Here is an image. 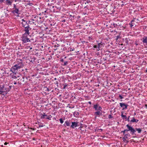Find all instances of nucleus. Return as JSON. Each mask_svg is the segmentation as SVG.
<instances>
[{"instance_id": "nucleus-11", "label": "nucleus", "mask_w": 147, "mask_h": 147, "mask_svg": "<svg viewBox=\"0 0 147 147\" xmlns=\"http://www.w3.org/2000/svg\"><path fill=\"white\" fill-rule=\"evenodd\" d=\"M93 108L96 111H101L102 109V107L97 104L95 105H94Z\"/></svg>"}, {"instance_id": "nucleus-6", "label": "nucleus", "mask_w": 147, "mask_h": 147, "mask_svg": "<svg viewBox=\"0 0 147 147\" xmlns=\"http://www.w3.org/2000/svg\"><path fill=\"white\" fill-rule=\"evenodd\" d=\"M13 5V10L11 11L12 13L14 14L16 13L18 15H19L20 13L19 7L15 4H14Z\"/></svg>"}, {"instance_id": "nucleus-7", "label": "nucleus", "mask_w": 147, "mask_h": 147, "mask_svg": "<svg viewBox=\"0 0 147 147\" xmlns=\"http://www.w3.org/2000/svg\"><path fill=\"white\" fill-rule=\"evenodd\" d=\"M24 28V30L25 32L28 33L29 32V31L31 29V28L29 26V24H26L22 26Z\"/></svg>"}, {"instance_id": "nucleus-55", "label": "nucleus", "mask_w": 147, "mask_h": 147, "mask_svg": "<svg viewBox=\"0 0 147 147\" xmlns=\"http://www.w3.org/2000/svg\"><path fill=\"white\" fill-rule=\"evenodd\" d=\"M34 22H33V21H32L31 23V24H34Z\"/></svg>"}, {"instance_id": "nucleus-33", "label": "nucleus", "mask_w": 147, "mask_h": 147, "mask_svg": "<svg viewBox=\"0 0 147 147\" xmlns=\"http://www.w3.org/2000/svg\"><path fill=\"white\" fill-rule=\"evenodd\" d=\"M59 121H60V123L61 124L63 123V120L62 118H61L60 119Z\"/></svg>"}, {"instance_id": "nucleus-29", "label": "nucleus", "mask_w": 147, "mask_h": 147, "mask_svg": "<svg viewBox=\"0 0 147 147\" xmlns=\"http://www.w3.org/2000/svg\"><path fill=\"white\" fill-rule=\"evenodd\" d=\"M100 111H98L94 113V114L96 115H99L100 114Z\"/></svg>"}, {"instance_id": "nucleus-39", "label": "nucleus", "mask_w": 147, "mask_h": 147, "mask_svg": "<svg viewBox=\"0 0 147 147\" xmlns=\"http://www.w3.org/2000/svg\"><path fill=\"white\" fill-rule=\"evenodd\" d=\"M127 138L126 137H123V141H126V139Z\"/></svg>"}, {"instance_id": "nucleus-12", "label": "nucleus", "mask_w": 147, "mask_h": 147, "mask_svg": "<svg viewBox=\"0 0 147 147\" xmlns=\"http://www.w3.org/2000/svg\"><path fill=\"white\" fill-rule=\"evenodd\" d=\"M135 20H136L137 21L138 20V19H136V18H134V19L132 20L129 23V25L130 27L132 28L135 24L134 22H136Z\"/></svg>"}, {"instance_id": "nucleus-13", "label": "nucleus", "mask_w": 147, "mask_h": 147, "mask_svg": "<svg viewBox=\"0 0 147 147\" xmlns=\"http://www.w3.org/2000/svg\"><path fill=\"white\" fill-rule=\"evenodd\" d=\"M14 0H6L5 1V4L8 5H11Z\"/></svg>"}, {"instance_id": "nucleus-63", "label": "nucleus", "mask_w": 147, "mask_h": 147, "mask_svg": "<svg viewBox=\"0 0 147 147\" xmlns=\"http://www.w3.org/2000/svg\"><path fill=\"white\" fill-rule=\"evenodd\" d=\"M39 23H42V21H40V22H39Z\"/></svg>"}, {"instance_id": "nucleus-49", "label": "nucleus", "mask_w": 147, "mask_h": 147, "mask_svg": "<svg viewBox=\"0 0 147 147\" xmlns=\"http://www.w3.org/2000/svg\"><path fill=\"white\" fill-rule=\"evenodd\" d=\"M138 121H139V120H138L136 119V121H135L134 122L137 123Z\"/></svg>"}, {"instance_id": "nucleus-47", "label": "nucleus", "mask_w": 147, "mask_h": 147, "mask_svg": "<svg viewBox=\"0 0 147 147\" xmlns=\"http://www.w3.org/2000/svg\"><path fill=\"white\" fill-rule=\"evenodd\" d=\"M5 0H0V3H2Z\"/></svg>"}, {"instance_id": "nucleus-24", "label": "nucleus", "mask_w": 147, "mask_h": 147, "mask_svg": "<svg viewBox=\"0 0 147 147\" xmlns=\"http://www.w3.org/2000/svg\"><path fill=\"white\" fill-rule=\"evenodd\" d=\"M93 48L95 49L96 51H98L99 50V49L98 48V45H94L93 46Z\"/></svg>"}, {"instance_id": "nucleus-41", "label": "nucleus", "mask_w": 147, "mask_h": 147, "mask_svg": "<svg viewBox=\"0 0 147 147\" xmlns=\"http://www.w3.org/2000/svg\"><path fill=\"white\" fill-rule=\"evenodd\" d=\"M119 98H120V99H122L123 98V97L122 96H121L120 95L119 96Z\"/></svg>"}, {"instance_id": "nucleus-35", "label": "nucleus", "mask_w": 147, "mask_h": 147, "mask_svg": "<svg viewBox=\"0 0 147 147\" xmlns=\"http://www.w3.org/2000/svg\"><path fill=\"white\" fill-rule=\"evenodd\" d=\"M113 26H114V27L115 28H117V27L118 26V25L115 23H113Z\"/></svg>"}, {"instance_id": "nucleus-61", "label": "nucleus", "mask_w": 147, "mask_h": 147, "mask_svg": "<svg viewBox=\"0 0 147 147\" xmlns=\"http://www.w3.org/2000/svg\"><path fill=\"white\" fill-rule=\"evenodd\" d=\"M47 90L48 91H49L50 90H49L48 88H47Z\"/></svg>"}, {"instance_id": "nucleus-5", "label": "nucleus", "mask_w": 147, "mask_h": 147, "mask_svg": "<svg viewBox=\"0 0 147 147\" xmlns=\"http://www.w3.org/2000/svg\"><path fill=\"white\" fill-rule=\"evenodd\" d=\"M18 80V83L21 85H24L27 82V78L24 76L20 77Z\"/></svg>"}, {"instance_id": "nucleus-64", "label": "nucleus", "mask_w": 147, "mask_h": 147, "mask_svg": "<svg viewBox=\"0 0 147 147\" xmlns=\"http://www.w3.org/2000/svg\"><path fill=\"white\" fill-rule=\"evenodd\" d=\"M124 5L123 4H122L121 5V6L122 7L123 5Z\"/></svg>"}, {"instance_id": "nucleus-8", "label": "nucleus", "mask_w": 147, "mask_h": 147, "mask_svg": "<svg viewBox=\"0 0 147 147\" xmlns=\"http://www.w3.org/2000/svg\"><path fill=\"white\" fill-rule=\"evenodd\" d=\"M79 123L78 122H71V125L70 126V128L74 129L76 127L79 126Z\"/></svg>"}, {"instance_id": "nucleus-26", "label": "nucleus", "mask_w": 147, "mask_h": 147, "mask_svg": "<svg viewBox=\"0 0 147 147\" xmlns=\"http://www.w3.org/2000/svg\"><path fill=\"white\" fill-rule=\"evenodd\" d=\"M61 46L62 47V48H61V49L62 50L65 51L67 49L66 48L64 47V45H62Z\"/></svg>"}, {"instance_id": "nucleus-23", "label": "nucleus", "mask_w": 147, "mask_h": 147, "mask_svg": "<svg viewBox=\"0 0 147 147\" xmlns=\"http://www.w3.org/2000/svg\"><path fill=\"white\" fill-rule=\"evenodd\" d=\"M6 86V87L7 88V89H8L7 91H8V92H9L10 90L11 89L12 86H9L7 85H5Z\"/></svg>"}, {"instance_id": "nucleus-31", "label": "nucleus", "mask_w": 147, "mask_h": 147, "mask_svg": "<svg viewBox=\"0 0 147 147\" xmlns=\"http://www.w3.org/2000/svg\"><path fill=\"white\" fill-rule=\"evenodd\" d=\"M41 123H38V124L39 125V127H37V128H39V127H43L44 125H43L42 124H41Z\"/></svg>"}, {"instance_id": "nucleus-44", "label": "nucleus", "mask_w": 147, "mask_h": 147, "mask_svg": "<svg viewBox=\"0 0 147 147\" xmlns=\"http://www.w3.org/2000/svg\"><path fill=\"white\" fill-rule=\"evenodd\" d=\"M67 86V85L65 84V85H64L63 86V88H65Z\"/></svg>"}, {"instance_id": "nucleus-14", "label": "nucleus", "mask_w": 147, "mask_h": 147, "mask_svg": "<svg viewBox=\"0 0 147 147\" xmlns=\"http://www.w3.org/2000/svg\"><path fill=\"white\" fill-rule=\"evenodd\" d=\"M40 116L41 119H46V118L47 116V115L45 113H42L40 114Z\"/></svg>"}, {"instance_id": "nucleus-15", "label": "nucleus", "mask_w": 147, "mask_h": 147, "mask_svg": "<svg viewBox=\"0 0 147 147\" xmlns=\"http://www.w3.org/2000/svg\"><path fill=\"white\" fill-rule=\"evenodd\" d=\"M55 7L53 6H50L49 8H48L47 9L50 10V11L51 12H55Z\"/></svg>"}, {"instance_id": "nucleus-58", "label": "nucleus", "mask_w": 147, "mask_h": 147, "mask_svg": "<svg viewBox=\"0 0 147 147\" xmlns=\"http://www.w3.org/2000/svg\"><path fill=\"white\" fill-rule=\"evenodd\" d=\"M145 107H146V108L147 109V105L145 104Z\"/></svg>"}, {"instance_id": "nucleus-20", "label": "nucleus", "mask_w": 147, "mask_h": 147, "mask_svg": "<svg viewBox=\"0 0 147 147\" xmlns=\"http://www.w3.org/2000/svg\"><path fill=\"white\" fill-rule=\"evenodd\" d=\"M22 26L24 25H26V24H27V22L24 19H22Z\"/></svg>"}, {"instance_id": "nucleus-32", "label": "nucleus", "mask_w": 147, "mask_h": 147, "mask_svg": "<svg viewBox=\"0 0 147 147\" xmlns=\"http://www.w3.org/2000/svg\"><path fill=\"white\" fill-rule=\"evenodd\" d=\"M38 18H39L40 19L41 18L40 17H39V18L38 17V16H35L34 18V19H35V20H34V19H32V20L33 21H35V20H36V19H37V20L38 19Z\"/></svg>"}, {"instance_id": "nucleus-34", "label": "nucleus", "mask_w": 147, "mask_h": 147, "mask_svg": "<svg viewBox=\"0 0 147 147\" xmlns=\"http://www.w3.org/2000/svg\"><path fill=\"white\" fill-rule=\"evenodd\" d=\"M130 116H128V117H127L126 121H127L128 122H130V120H129Z\"/></svg>"}, {"instance_id": "nucleus-30", "label": "nucleus", "mask_w": 147, "mask_h": 147, "mask_svg": "<svg viewBox=\"0 0 147 147\" xmlns=\"http://www.w3.org/2000/svg\"><path fill=\"white\" fill-rule=\"evenodd\" d=\"M52 117V116H51V115H50L49 116L47 115V117L46 118V119L50 120H51V118Z\"/></svg>"}, {"instance_id": "nucleus-25", "label": "nucleus", "mask_w": 147, "mask_h": 147, "mask_svg": "<svg viewBox=\"0 0 147 147\" xmlns=\"http://www.w3.org/2000/svg\"><path fill=\"white\" fill-rule=\"evenodd\" d=\"M136 119H135L134 117H133L132 118V119L130 120V124H131L132 123H134L136 121Z\"/></svg>"}, {"instance_id": "nucleus-46", "label": "nucleus", "mask_w": 147, "mask_h": 147, "mask_svg": "<svg viewBox=\"0 0 147 147\" xmlns=\"http://www.w3.org/2000/svg\"><path fill=\"white\" fill-rule=\"evenodd\" d=\"M121 133H123V134H125V130L123 131H121Z\"/></svg>"}, {"instance_id": "nucleus-21", "label": "nucleus", "mask_w": 147, "mask_h": 147, "mask_svg": "<svg viewBox=\"0 0 147 147\" xmlns=\"http://www.w3.org/2000/svg\"><path fill=\"white\" fill-rule=\"evenodd\" d=\"M121 116L123 119L125 120V121H126L127 117L126 116V115H123L122 112Z\"/></svg>"}, {"instance_id": "nucleus-59", "label": "nucleus", "mask_w": 147, "mask_h": 147, "mask_svg": "<svg viewBox=\"0 0 147 147\" xmlns=\"http://www.w3.org/2000/svg\"><path fill=\"white\" fill-rule=\"evenodd\" d=\"M88 103L90 105L91 104V102L90 101Z\"/></svg>"}, {"instance_id": "nucleus-2", "label": "nucleus", "mask_w": 147, "mask_h": 147, "mask_svg": "<svg viewBox=\"0 0 147 147\" xmlns=\"http://www.w3.org/2000/svg\"><path fill=\"white\" fill-rule=\"evenodd\" d=\"M8 89H7L6 86L5 85H0V94L3 95H5L6 94L8 91H7Z\"/></svg>"}, {"instance_id": "nucleus-45", "label": "nucleus", "mask_w": 147, "mask_h": 147, "mask_svg": "<svg viewBox=\"0 0 147 147\" xmlns=\"http://www.w3.org/2000/svg\"><path fill=\"white\" fill-rule=\"evenodd\" d=\"M12 76L13 78L14 79H16L17 78V77L16 76Z\"/></svg>"}, {"instance_id": "nucleus-42", "label": "nucleus", "mask_w": 147, "mask_h": 147, "mask_svg": "<svg viewBox=\"0 0 147 147\" xmlns=\"http://www.w3.org/2000/svg\"><path fill=\"white\" fill-rule=\"evenodd\" d=\"M60 61L61 62H62V63L64 62V59H63L61 58Z\"/></svg>"}, {"instance_id": "nucleus-51", "label": "nucleus", "mask_w": 147, "mask_h": 147, "mask_svg": "<svg viewBox=\"0 0 147 147\" xmlns=\"http://www.w3.org/2000/svg\"><path fill=\"white\" fill-rule=\"evenodd\" d=\"M30 62H32V63H33L34 62V60H31L30 61Z\"/></svg>"}, {"instance_id": "nucleus-18", "label": "nucleus", "mask_w": 147, "mask_h": 147, "mask_svg": "<svg viewBox=\"0 0 147 147\" xmlns=\"http://www.w3.org/2000/svg\"><path fill=\"white\" fill-rule=\"evenodd\" d=\"M70 123L69 122V121H66L65 122L64 124V125L65 127L66 126H70Z\"/></svg>"}, {"instance_id": "nucleus-19", "label": "nucleus", "mask_w": 147, "mask_h": 147, "mask_svg": "<svg viewBox=\"0 0 147 147\" xmlns=\"http://www.w3.org/2000/svg\"><path fill=\"white\" fill-rule=\"evenodd\" d=\"M135 129V130L136 131H138V133L139 134L142 131V129L140 128H136Z\"/></svg>"}, {"instance_id": "nucleus-1", "label": "nucleus", "mask_w": 147, "mask_h": 147, "mask_svg": "<svg viewBox=\"0 0 147 147\" xmlns=\"http://www.w3.org/2000/svg\"><path fill=\"white\" fill-rule=\"evenodd\" d=\"M16 64L11 67V70L12 72H15L18 69L22 68L24 66L22 61L20 59H18L15 62Z\"/></svg>"}, {"instance_id": "nucleus-52", "label": "nucleus", "mask_w": 147, "mask_h": 147, "mask_svg": "<svg viewBox=\"0 0 147 147\" xmlns=\"http://www.w3.org/2000/svg\"><path fill=\"white\" fill-rule=\"evenodd\" d=\"M70 17H73V18H74V15L73 16L72 15H70Z\"/></svg>"}, {"instance_id": "nucleus-3", "label": "nucleus", "mask_w": 147, "mask_h": 147, "mask_svg": "<svg viewBox=\"0 0 147 147\" xmlns=\"http://www.w3.org/2000/svg\"><path fill=\"white\" fill-rule=\"evenodd\" d=\"M30 32L28 33L25 32L22 35V41L24 43H26L29 42H30V40L28 38V36H29Z\"/></svg>"}, {"instance_id": "nucleus-16", "label": "nucleus", "mask_w": 147, "mask_h": 147, "mask_svg": "<svg viewBox=\"0 0 147 147\" xmlns=\"http://www.w3.org/2000/svg\"><path fill=\"white\" fill-rule=\"evenodd\" d=\"M142 42L143 44L147 45V37L144 36L142 38Z\"/></svg>"}, {"instance_id": "nucleus-38", "label": "nucleus", "mask_w": 147, "mask_h": 147, "mask_svg": "<svg viewBox=\"0 0 147 147\" xmlns=\"http://www.w3.org/2000/svg\"><path fill=\"white\" fill-rule=\"evenodd\" d=\"M116 40H118V39L119 38H120V35H119L118 36H116Z\"/></svg>"}, {"instance_id": "nucleus-40", "label": "nucleus", "mask_w": 147, "mask_h": 147, "mask_svg": "<svg viewBox=\"0 0 147 147\" xmlns=\"http://www.w3.org/2000/svg\"><path fill=\"white\" fill-rule=\"evenodd\" d=\"M51 23L50 24V25L51 26H54L55 24H56L55 23H54L53 22V23H51Z\"/></svg>"}, {"instance_id": "nucleus-48", "label": "nucleus", "mask_w": 147, "mask_h": 147, "mask_svg": "<svg viewBox=\"0 0 147 147\" xmlns=\"http://www.w3.org/2000/svg\"><path fill=\"white\" fill-rule=\"evenodd\" d=\"M70 50H69L70 51H73L74 50V49H71V48H70Z\"/></svg>"}, {"instance_id": "nucleus-36", "label": "nucleus", "mask_w": 147, "mask_h": 147, "mask_svg": "<svg viewBox=\"0 0 147 147\" xmlns=\"http://www.w3.org/2000/svg\"><path fill=\"white\" fill-rule=\"evenodd\" d=\"M125 40V43L127 44H128L129 41H128V39L127 38H126Z\"/></svg>"}, {"instance_id": "nucleus-10", "label": "nucleus", "mask_w": 147, "mask_h": 147, "mask_svg": "<svg viewBox=\"0 0 147 147\" xmlns=\"http://www.w3.org/2000/svg\"><path fill=\"white\" fill-rule=\"evenodd\" d=\"M119 105L120 107L122 108V110L127 109V107L128 106L127 104H125L123 102L119 103Z\"/></svg>"}, {"instance_id": "nucleus-28", "label": "nucleus", "mask_w": 147, "mask_h": 147, "mask_svg": "<svg viewBox=\"0 0 147 147\" xmlns=\"http://www.w3.org/2000/svg\"><path fill=\"white\" fill-rule=\"evenodd\" d=\"M124 137H126L127 138L128 137H130V134L128 133L127 134H124Z\"/></svg>"}, {"instance_id": "nucleus-62", "label": "nucleus", "mask_w": 147, "mask_h": 147, "mask_svg": "<svg viewBox=\"0 0 147 147\" xmlns=\"http://www.w3.org/2000/svg\"><path fill=\"white\" fill-rule=\"evenodd\" d=\"M99 115H102V113L100 112V114Z\"/></svg>"}, {"instance_id": "nucleus-50", "label": "nucleus", "mask_w": 147, "mask_h": 147, "mask_svg": "<svg viewBox=\"0 0 147 147\" xmlns=\"http://www.w3.org/2000/svg\"><path fill=\"white\" fill-rule=\"evenodd\" d=\"M30 22H31L29 20L28 22H27V24H30V23L31 24Z\"/></svg>"}, {"instance_id": "nucleus-17", "label": "nucleus", "mask_w": 147, "mask_h": 147, "mask_svg": "<svg viewBox=\"0 0 147 147\" xmlns=\"http://www.w3.org/2000/svg\"><path fill=\"white\" fill-rule=\"evenodd\" d=\"M55 7V12H59L60 11L61 9V7H57V6H54Z\"/></svg>"}, {"instance_id": "nucleus-56", "label": "nucleus", "mask_w": 147, "mask_h": 147, "mask_svg": "<svg viewBox=\"0 0 147 147\" xmlns=\"http://www.w3.org/2000/svg\"><path fill=\"white\" fill-rule=\"evenodd\" d=\"M112 32H115L116 33L117 32V31H115V30H114L113 31H112Z\"/></svg>"}, {"instance_id": "nucleus-22", "label": "nucleus", "mask_w": 147, "mask_h": 147, "mask_svg": "<svg viewBox=\"0 0 147 147\" xmlns=\"http://www.w3.org/2000/svg\"><path fill=\"white\" fill-rule=\"evenodd\" d=\"M79 113L77 111H75L73 113V115L75 117H77L79 115Z\"/></svg>"}, {"instance_id": "nucleus-54", "label": "nucleus", "mask_w": 147, "mask_h": 147, "mask_svg": "<svg viewBox=\"0 0 147 147\" xmlns=\"http://www.w3.org/2000/svg\"><path fill=\"white\" fill-rule=\"evenodd\" d=\"M98 130H100L101 131H102V129H98Z\"/></svg>"}, {"instance_id": "nucleus-60", "label": "nucleus", "mask_w": 147, "mask_h": 147, "mask_svg": "<svg viewBox=\"0 0 147 147\" xmlns=\"http://www.w3.org/2000/svg\"><path fill=\"white\" fill-rule=\"evenodd\" d=\"M135 44L136 45H138V44L137 43H135Z\"/></svg>"}, {"instance_id": "nucleus-4", "label": "nucleus", "mask_w": 147, "mask_h": 147, "mask_svg": "<svg viewBox=\"0 0 147 147\" xmlns=\"http://www.w3.org/2000/svg\"><path fill=\"white\" fill-rule=\"evenodd\" d=\"M126 126L127 129H125L124 130L125 132L130 131V133L132 135H136L135 130L132 127L129 125V124L127 125Z\"/></svg>"}, {"instance_id": "nucleus-9", "label": "nucleus", "mask_w": 147, "mask_h": 147, "mask_svg": "<svg viewBox=\"0 0 147 147\" xmlns=\"http://www.w3.org/2000/svg\"><path fill=\"white\" fill-rule=\"evenodd\" d=\"M97 42L98 46V48L99 49V50H100V49H102L105 45L104 42L101 41L99 42L98 41H97Z\"/></svg>"}, {"instance_id": "nucleus-27", "label": "nucleus", "mask_w": 147, "mask_h": 147, "mask_svg": "<svg viewBox=\"0 0 147 147\" xmlns=\"http://www.w3.org/2000/svg\"><path fill=\"white\" fill-rule=\"evenodd\" d=\"M68 62L67 61H64L63 63H61V65L63 66H66L67 65Z\"/></svg>"}, {"instance_id": "nucleus-43", "label": "nucleus", "mask_w": 147, "mask_h": 147, "mask_svg": "<svg viewBox=\"0 0 147 147\" xmlns=\"http://www.w3.org/2000/svg\"><path fill=\"white\" fill-rule=\"evenodd\" d=\"M9 145V143H7V142H5V143H4V145Z\"/></svg>"}, {"instance_id": "nucleus-53", "label": "nucleus", "mask_w": 147, "mask_h": 147, "mask_svg": "<svg viewBox=\"0 0 147 147\" xmlns=\"http://www.w3.org/2000/svg\"><path fill=\"white\" fill-rule=\"evenodd\" d=\"M21 1V0H14V1H15V2H16L17 1Z\"/></svg>"}, {"instance_id": "nucleus-37", "label": "nucleus", "mask_w": 147, "mask_h": 147, "mask_svg": "<svg viewBox=\"0 0 147 147\" xmlns=\"http://www.w3.org/2000/svg\"><path fill=\"white\" fill-rule=\"evenodd\" d=\"M108 118L109 119H110L113 118V117L111 115H109L108 116Z\"/></svg>"}, {"instance_id": "nucleus-57", "label": "nucleus", "mask_w": 147, "mask_h": 147, "mask_svg": "<svg viewBox=\"0 0 147 147\" xmlns=\"http://www.w3.org/2000/svg\"><path fill=\"white\" fill-rule=\"evenodd\" d=\"M17 84V83H16V82H15V81H14V84L16 85V84Z\"/></svg>"}]
</instances>
